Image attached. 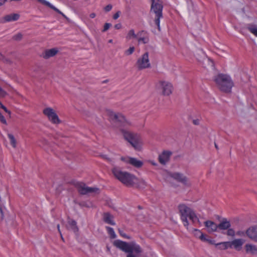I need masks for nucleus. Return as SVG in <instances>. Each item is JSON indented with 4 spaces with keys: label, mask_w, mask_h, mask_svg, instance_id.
Returning <instances> with one entry per match:
<instances>
[{
    "label": "nucleus",
    "mask_w": 257,
    "mask_h": 257,
    "mask_svg": "<svg viewBox=\"0 0 257 257\" xmlns=\"http://www.w3.org/2000/svg\"><path fill=\"white\" fill-rule=\"evenodd\" d=\"M8 136L10 140L11 145L13 148H15L17 146V141L14 136L11 134H8Z\"/></svg>",
    "instance_id": "30"
},
{
    "label": "nucleus",
    "mask_w": 257,
    "mask_h": 257,
    "mask_svg": "<svg viewBox=\"0 0 257 257\" xmlns=\"http://www.w3.org/2000/svg\"><path fill=\"white\" fill-rule=\"evenodd\" d=\"M112 172L114 177L126 186L133 187L137 183V178L135 175L126 171H123L119 168H113Z\"/></svg>",
    "instance_id": "1"
},
{
    "label": "nucleus",
    "mask_w": 257,
    "mask_h": 257,
    "mask_svg": "<svg viewBox=\"0 0 257 257\" xmlns=\"http://www.w3.org/2000/svg\"><path fill=\"white\" fill-rule=\"evenodd\" d=\"M131 157H121V160L129 164V161L127 160L128 159H131Z\"/></svg>",
    "instance_id": "46"
},
{
    "label": "nucleus",
    "mask_w": 257,
    "mask_h": 257,
    "mask_svg": "<svg viewBox=\"0 0 257 257\" xmlns=\"http://www.w3.org/2000/svg\"><path fill=\"white\" fill-rule=\"evenodd\" d=\"M57 227V228H58V230L60 234L61 237L63 239L62 235V234H61V231H60V225L58 224Z\"/></svg>",
    "instance_id": "51"
},
{
    "label": "nucleus",
    "mask_w": 257,
    "mask_h": 257,
    "mask_svg": "<svg viewBox=\"0 0 257 257\" xmlns=\"http://www.w3.org/2000/svg\"><path fill=\"white\" fill-rule=\"evenodd\" d=\"M245 240L242 238H236L230 241V248H234L237 251H240Z\"/></svg>",
    "instance_id": "15"
},
{
    "label": "nucleus",
    "mask_w": 257,
    "mask_h": 257,
    "mask_svg": "<svg viewBox=\"0 0 257 257\" xmlns=\"http://www.w3.org/2000/svg\"><path fill=\"white\" fill-rule=\"evenodd\" d=\"M171 178H172L176 181L182 183L186 187H188L191 185V182L189 180V179L182 173L179 172H169L168 173V181H169Z\"/></svg>",
    "instance_id": "6"
},
{
    "label": "nucleus",
    "mask_w": 257,
    "mask_h": 257,
    "mask_svg": "<svg viewBox=\"0 0 257 257\" xmlns=\"http://www.w3.org/2000/svg\"><path fill=\"white\" fill-rule=\"evenodd\" d=\"M123 137L135 149L140 150L143 146V141L140 135L131 132L124 129H120Z\"/></svg>",
    "instance_id": "2"
},
{
    "label": "nucleus",
    "mask_w": 257,
    "mask_h": 257,
    "mask_svg": "<svg viewBox=\"0 0 257 257\" xmlns=\"http://www.w3.org/2000/svg\"><path fill=\"white\" fill-rule=\"evenodd\" d=\"M227 232H226L227 235L234 237L235 236V235L236 234V233L233 228L229 227V229H227Z\"/></svg>",
    "instance_id": "34"
},
{
    "label": "nucleus",
    "mask_w": 257,
    "mask_h": 257,
    "mask_svg": "<svg viewBox=\"0 0 257 257\" xmlns=\"http://www.w3.org/2000/svg\"><path fill=\"white\" fill-rule=\"evenodd\" d=\"M95 16H96V15H95V13H91V14H90V17L91 18H95Z\"/></svg>",
    "instance_id": "52"
},
{
    "label": "nucleus",
    "mask_w": 257,
    "mask_h": 257,
    "mask_svg": "<svg viewBox=\"0 0 257 257\" xmlns=\"http://www.w3.org/2000/svg\"><path fill=\"white\" fill-rule=\"evenodd\" d=\"M172 155V152L169 151H163L159 156V161L162 165H165L169 161L170 156Z\"/></svg>",
    "instance_id": "17"
},
{
    "label": "nucleus",
    "mask_w": 257,
    "mask_h": 257,
    "mask_svg": "<svg viewBox=\"0 0 257 257\" xmlns=\"http://www.w3.org/2000/svg\"><path fill=\"white\" fill-rule=\"evenodd\" d=\"M108 42L109 43H112V39H110L108 41Z\"/></svg>",
    "instance_id": "55"
},
{
    "label": "nucleus",
    "mask_w": 257,
    "mask_h": 257,
    "mask_svg": "<svg viewBox=\"0 0 257 257\" xmlns=\"http://www.w3.org/2000/svg\"><path fill=\"white\" fill-rule=\"evenodd\" d=\"M0 121L2 123L7 124V122L3 115L0 112Z\"/></svg>",
    "instance_id": "40"
},
{
    "label": "nucleus",
    "mask_w": 257,
    "mask_h": 257,
    "mask_svg": "<svg viewBox=\"0 0 257 257\" xmlns=\"http://www.w3.org/2000/svg\"><path fill=\"white\" fill-rule=\"evenodd\" d=\"M58 52V50L56 48H52L46 50L43 53V57L46 59H49V58L56 55Z\"/></svg>",
    "instance_id": "20"
},
{
    "label": "nucleus",
    "mask_w": 257,
    "mask_h": 257,
    "mask_svg": "<svg viewBox=\"0 0 257 257\" xmlns=\"http://www.w3.org/2000/svg\"><path fill=\"white\" fill-rule=\"evenodd\" d=\"M150 12L155 15L154 22L160 31V19L163 18V2L162 0H150Z\"/></svg>",
    "instance_id": "3"
},
{
    "label": "nucleus",
    "mask_w": 257,
    "mask_h": 257,
    "mask_svg": "<svg viewBox=\"0 0 257 257\" xmlns=\"http://www.w3.org/2000/svg\"><path fill=\"white\" fill-rule=\"evenodd\" d=\"M193 122L194 124L198 125L199 124V121L198 119H194L193 120Z\"/></svg>",
    "instance_id": "48"
},
{
    "label": "nucleus",
    "mask_w": 257,
    "mask_h": 257,
    "mask_svg": "<svg viewBox=\"0 0 257 257\" xmlns=\"http://www.w3.org/2000/svg\"><path fill=\"white\" fill-rule=\"evenodd\" d=\"M0 60H3L4 62L10 63L11 61L8 58H6L1 53H0Z\"/></svg>",
    "instance_id": "38"
},
{
    "label": "nucleus",
    "mask_w": 257,
    "mask_h": 257,
    "mask_svg": "<svg viewBox=\"0 0 257 257\" xmlns=\"http://www.w3.org/2000/svg\"><path fill=\"white\" fill-rule=\"evenodd\" d=\"M103 221L111 225H114L115 224V222L113 220V217L110 213L108 212L104 213L103 216Z\"/></svg>",
    "instance_id": "22"
},
{
    "label": "nucleus",
    "mask_w": 257,
    "mask_h": 257,
    "mask_svg": "<svg viewBox=\"0 0 257 257\" xmlns=\"http://www.w3.org/2000/svg\"><path fill=\"white\" fill-rule=\"evenodd\" d=\"M245 251L247 253L257 255V246L251 244H246L245 245Z\"/></svg>",
    "instance_id": "23"
},
{
    "label": "nucleus",
    "mask_w": 257,
    "mask_h": 257,
    "mask_svg": "<svg viewBox=\"0 0 257 257\" xmlns=\"http://www.w3.org/2000/svg\"><path fill=\"white\" fill-rule=\"evenodd\" d=\"M43 113L48 117L49 120L53 123H59L60 120L55 111L50 107H48L43 110Z\"/></svg>",
    "instance_id": "11"
},
{
    "label": "nucleus",
    "mask_w": 257,
    "mask_h": 257,
    "mask_svg": "<svg viewBox=\"0 0 257 257\" xmlns=\"http://www.w3.org/2000/svg\"><path fill=\"white\" fill-rule=\"evenodd\" d=\"M215 245L217 246L219 249L223 250L227 249L229 248H230L231 247L230 245V241L221 242L215 244Z\"/></svg>",
    "instance_id": "28"
},
{
    "label": "nucleus",
    "mask_w": 257,
    "mask_h": 257,
    "mask_svg": "<svg viewBox=\"0 0 257 257\" xmlns=\"http://www.w3.org/2000/svg\"><path fill=\"white\" fill-rule=\"evenodd\" d=\"M152 164H153V165H156V164L155 163H152Z\"/></svg>",
    "instance_id": "56"
},
{
    "label": "nucleus",
    "mask_w": 257,
    "mask_h": 257,
    "mask_svg": "<svg viewBox=\"0 0 257 257\" xmlns=\"http://www.w3.org/2000/svg\"><path fill=\"white\" fill-rule=\"evenodd\" d=\"M111 26V25L110 23H105L104 25V28L102 30V32L106 31L107 30H108V29Z\"/></svg>",
    "instance_id": "39"
},
{
    "label": "nucleus",
    "mask_w": 257,
    "mask_h": 257,
    "mask_svg": "<svg viewBox=\"0 0 257 257\" xmlns=\"http://www.w3.org/2000/svg\"><path fill=\"white\" fill-rule=\"evenodd\" d=\"M108 115L110 121L114 123H119L120 126H125L130 124V122L126 120L124 116L121 113L109 111Z\"/></svg>",
    "instance_id": "7"
},
{
    "label": "nucleus",
    "mask_w": 257,
    "mask_h": 257,
    "mask_svg": "<svg viewBox=\"0 0 257 257\" xmlns=\"http://www.w3.org/2000/svg\"><path fill=\"white\" fill-rule=\"evenodd\" d=\"M11 1H16V2H19V1H21V0H11Z\"/></svg>",
    "instance_id": "54"
},
{
    "label": "nucleus",
    "mask_w": 257,
    "mask_h": 257,
    "mask_svg": "<svg viewBox=\"0 0 257 257\" xmlns=\"http://www.w3.org/2000/svg\"><path fill=\"white\" fill-rule=\"evenodd\" d=\"M137 185V186L139 188H144L145 187L147 184H146V182L144 180H141L140 181H138V182L137 181L136 184L135 185Z\"/></svg>",
    "instance_id": "33"
},
{
    "label": "nucleus",
    "mask_w": 257,
    "mask_h": 257,
    "mask_svg": "<svg viewBox=\"0 0 257 257\" xmlns=\"http://www.w3.org/2000/svg\"><path fill=\"white\" fill-rule=\"evenodd\" d=\"M114 28L117 30L121 29V24H117L115 25Z\"/></svg>",
    "instance_id": "47"
},
{
    "label": "nucleus",
    "mask_w": 257,
    "mask_h": 257,
    "mask_svg": "<svg viewBox=\"0 0 257 257\" xmlns=\"http://www.w3.org/2000/svg\"><path fill=\"white\" fill-rule=\"evenodd\" d=\"M113 244L125 252L128 253L129 251H131L130 250V242L127 243L120 240H116L114 241Z\"/></svg>",
    "instance_id": "13"
},
{
    "label": "nucleus",
    "mask_w": 257,
    "mask_h": 257,
    "mask_svg": "<svg viewBox=\"0 0 257 257\" xmlns=\"http://www.w3.org/2000/svg\"><path fill=\"white\" fill-rule=\"evenodd\" d=\"M106 229L108 233L110 235L111 238L114 239L116 238V234L112 227L109 226H106Z\"/></svg>",
    "instance_id": "32"
},
{
    "label": "nucleus",
    "mask_w": 257,
    "mask_h": 257,
    "mask_svg": "<svg viewBox=\"0 0 257 257\" xmlns=\"http://www.w3.org/2000/svg\"><path fill=\"white\" fill-rule=\"evenodd\" d=\"M231 226V224L226 219H223L220 223L218 225V228L220 230H227Z\"/></svg>",
    "instance_id": "24"
},
{
    "label": "nucleus",
    "mask_w": 257,
    "mask_h": 257,
    "mask_svg": "<svg viewBox=\"0 0 257 257\" xmlns=\"http://www.w3.org/2000/svg\"><path fill=\"white\" fill-rule=\"evenodd\" d=\"M6 94V92L0 87V97H4Z\"/></svg>",
    "instance_id": "45"
},
{
    "label": "nucleus",
    "mask_w": 257,
    "mask_h": 257,
    "mask_svg": "<svg viewBox=\"0 0 257 257\" xmlns=\"http://www.w3.org/2000/svg\"><path fill=\"white\" fill-rule=\"evenodd\" d=\"M0 212L1 213L2 218L3 219V217H4V213H3V208H2V207H1V206H0Z\"/></svg>",
    "instance_id": "50"
},
{
    "label": "nucleus",
    "mask_w": 257,
    "mask_h": 257,
    "mask_svg": "<svg viewBox=\"0 0 257 257\" xmlns=\"http://www.w3.org/2000/svg\"><path fill=\"white\" fill-rule=\"evenodd\" d=\"M130 250H131V251H129L127 257H136L133 254V252L138 254L142 253L143 251V249L140 245L134 241L130 242Z\"/></svg>",
    "instance_id": "12"
},
{
    "label": "nucleus",
    "mask_w": 257,
    "mask_h": 257,
    "mask_svg": "<svg viewBox=\"0 0 257 257\" xmlns=\"http://www.w3.org/2000/svg\"><path fill=\"white\" fill-rule=\"evenodd\" d=\"M127 160L129 161L130 164L132 165L136 168H140L143 165L142 161L139 160L135 158H131V159H128Z\"/></svg>",
    "instance_id": "25"
},
{
    "label": "nucleus",
    "mask_w": 257,
    "mask_h": 257,
    "mask_svg": "<svg viewBox=\"0 0 257 257\" xmlns=\"http://www.w3.org/2000/svg\"><path fill=\"white\" fill-rule=\"evenodd\" d=\"M2 109H3L5 112L8 113L9 114H11V111L9 110L3 104L0 107Z\"/></svg>",
    "instance_id": "44"
},
{
    "label": "nucleus",
    "mask_w": 257,
    "mask_h": 257,
    "mask_svg": "<svg viewBox=\"0 0 257 257\" xmlns=\"http://www.w3.org/2000/svg\"><path fill=\"white\" fill-rule=\"evenodd\" d=\"M102 158H104V159L108 160V161H110V159L107 158L106 155H103Z\"/></svg>",
    "instance_id": "53"
},
{
    "label": "nucleus",
    "mask_w": 257,
    "mask_h": 257,
    "mask_svg": "<svg viewBox=\"0 0 257 257\" xmlns=\"http://www.w3.org/2000/svg\"><path fill=\"white\" fill-rule=\"evenodd\" d=\"M247 29L251 33L257 37V27L256 26L249 25L248 26Z\"/></svg>",
    "instance_id": "31"
},
{
    "label": "nucleus",
    "mask_w": 257,
    "mask_h": 257,
    "mask_svg": "<svg viewBox=\"0 0 257 257\" xmlns=\"http://www.w3.org/2000/svg\"><path fill=\"white\" fill-rule=\"evenodd\" d=\"M20 18V15L18 14H11L5 16L2 19L0 20V23H5L12 21H17Z\"/></svg>",
    "instance_id": "18"
},
{
    "label": "nucleus",
    "mask_w": 257,
    "mask_h": 257,
    "mask_svg": "<svg viewBox=\"0 0 257 257\" xmlns=\"http://www.w3.org/2000/svg\"><path fill=\"white\" fill-rule=\"evenodd\" d=\"M118 232L120 234V235L123 238L130 239H131V237L130 236L127 235L126 234H125L122 230H120V229H118Z\"/></svg>",
    "instance_id": "36"
},
{
    "label": "nucleus",
    "mask_w": 257,
    "mask_h": 257,
    "mask_svg": "<svg viewBox=\"0 0 257 257\" xmlns=\"http://www.w3.org/2000/svg\"><path fill=\"white\" fill-rule=\"evenodd\" d=\"M215 148H216V149H217V148H217V146L216 144H215Z\"/></svg>",
    "instance_id": "57"
},
{
    "label": "nucleus",
    "mask_w": 257,
    "mask_h": 257,
    "mask_svg": "<svg viewBox=\"0 0 257 257\" xmlns=\"http://www.w3.org/2000/svg\"><path fill=\"white\" fill-rule=\"evenodd\" d=\"M7 1V0H0V6H3Z\"/></svg>",
    "instance_id": "49"
},
{
    "label": "nucleus",
    "mask_w": 257,
    "mask_h": 257,
    "mask_svg": "<svg viewBox=\"0 0 257 257\" xmlns=\"http://www.w3.org/2000/svg\"><path fill=\"white\" fill-rule=\"evenodd\" d=\"M120 12L119 11L117 12L113 16V18L114 20H116L120 16Z\"/></svg>",
    "instance_id": "43"
},
{
    "label": "nucleus",
    "mask_w": 257,
    "mask_h": 257,
    "mask_svg": "<svg viewBox=\"0 0 257 257\" xmlns=\"http://www.w3.org/2000/svg\"><path fill=\"white\" fill-rule=\"evenodd\" d=\"M204 224L205 226L207 228L209 232L216 231L218 228V225L212 221H206L204 222Z\"/></svg>",
    "instance_id": "21"
},
{
    "label": "nucleus",
    "mask_w": 257,
    "mask_h": 257,
    "mask_svg": "<svg viewBox=\"0 0 257 257\" xmlns=\"http://www.w3.org/2000/svg\"><path fill=\"white\" fill-rule=\"evenodd\" d=\"M76 187L79 193L82 195L92 193H98L99 191V189L96 187H89L81 182L77 183Z\"/></svg>",
    "instance_id": "10"
},
{
    "label": "nucleus",
    "mask_w": 257,
    "mask_h": 257,
    "mask_svg": "<svg viewBox=\"0 0 257 257\" xmlns=\"http://www.w3.org/2000/svg\"><path fill=\"white\" fill-rule=\"evenodd\" d=\"M245 232L243 231L238 230L236 232V235L239 236H243L245 235Z\"/></svg>",
    "instance_id": "41"
},
{
    "label": "nucleus",
    "mask_w": 257,
    "mask_h": 257,
    "mask_svg": "<svg viewBox=\"0 0 257 257\" xmlns=\"http://www.w3.org/2000/svg\"><path fill=\"white\" fill-rule=\"evenodd\" d=\"M135 51V47H130L128 49L126 50L124 52L125 54L126 55H130L132 54L133 53V52Z\"/></svg>",
    "instance_id": "37"
},
{
    "label": "nucleus",
    "mask_w": 257,
    "mask_h": 257,
    "mask_svg": "<svg viewBox=\"0 0 257 257\" xmlns=\"http://www.w3.org/2000/svg\"><path fill=\"white\" fill-rule=\"evenodd\" d=\"M214 81L219 89L224 92H229L233 86V83L229 76L219 74L216 76Z\"/></svg>",
    "instance_id": "5"
},
{
    "label": "nucleus",
    "mask_w": 257,
    "mask_h": 257,
    "mask_svg": "<svg viewBox=\"0 0 257 257\" xmlns=\"http://www.w3.org/2000/svg\"><path fill=\"white\" fill-rule=\"evenodd\" d=\"M179 212L181 214V218L183 222L184 225L187 227L189 225V222L187 218L192 220L193 223L196 221L199 222V220L194 211L189 207L185 204H180L178 206Z\"/></svg>",
    "instance_id": "4"
},
{
    "label": "nucleus",
    "mask_w": 257,
    "mask_h": 257,
    "mask_svg": "<svg viewBox=\"0 0 257 257\" xmlns=\"http://www.w3.org/2000/svg\"><path fill=\"white\" fill-rule=\"evenodd\" d=\"M245 234L251 240L257 242V225L249 227L246 230Z\"/></svg>",
    "instance_id": "14"
},
{
    "label": "nucleus",
    "mask_w": 257,
    "mask_h": 257,
    "mask_svg": "<svg viewBox=\"0 0 257 257\" xmlns=\"http://www.w3.org/2000/svg\"><path fill=\"white\" fill-rule=\"evenodd\" d=\"M112 6L111 5H108L104 8V10L106 12H109L112 9Z\"/></svg>",
    "instance_id": "42"
},
{
    "label": "nucleus",
    "mask_w": 257,
    "mask_h": 257,
    "mask_svg": "<svg viewBox=\"0 0 257 257\" xmlns=\"http://www.w3.org/2000/svg\"><path fill=\"white\" fill-rule=\"evenodd\" d=\"M67 227L68 229L72 230L74 232H77L78 230L76 222L74 220L69 219L68 220Z\"/></svg>",
    "instance_id": "26"
},
{
    "label": "nucleus",
    "mask_w": 257,
    "mask_h": 257,
    "mask_svg": "<svg viewBox=\"0 0 257 257\" xmlns=\"http://www.w3.org/2000/svg\"><path fill=\"white\" fill-rule=\"evenodd\" d=\"M138 34H136L134 30H130L127 34L126 39L130 40L132 39L137 38Z\"/></svg>",
    "instance_id": "29"
},
{
    "label": "nucleus",
    "mask_w": 257,
    "mask_h": 257,
    "mask_svg": "<svg viewBox=\"0 0 257 257\" xmlns=\"http://www.w3.org/2000/svg\"><path fill=\"white\" fill-rule=\"evenodd\" d=\"M193 233L195 236L199 238L203 241H207L211 244H214V241L212 240L208 239L206 238L205 235L199 229H194L193 231Z\"/></svg>",
    "instance_id": "19"
},
{
    "label": "nucleus",
    "mask_w": 257,
    "mask_h": 257,
    "mask_svg": "<svg viewBox=\"0 0 257 257\" xmlns=\"http://www.w3.org/2000/svg\"><path fill=\"white\" fill-rule=\"evenodd\" d=\"M22 38L23 35L21 33H18L13 36V39L15 41H19L22 40Z\"/></svg>",
    "instance_id": "35"
},
{
    "label": "nucleus",
    "mask_w": 257,
    "mask_h": 257,
    "mask_svg": "<svg viewBox=\"0 0 257 257\" xmlns=\"http://www.w3.org/2000/svg\"><path fill=\"white\" fill-rule=\"evenodd\" d=\"M139 70L149 68L151 67V63L149 58V53L146 52L139 58L136 63Z\"/></svg>",
    "instance_id": "9"
},
{
    "label": "nucleus",
    "mask_w": 257,
    "mask_h": 257,
    "mask_svg": "<svg viewBox=\"0 0 257 257\" xmlns=\"http://www.w3.org/2000/svg\"><path fill=\"white\" fill-rule=\"evenodd\" d=\"M137 39L139 44H147L149 42V34L146 31H140L138 33Z\"/></svg>",
    "instance_id": "16"
},
{
    "label": "nucleus",
    "mask_w": 257,
    "mask_h": 257,
    "mask_svg": "<svg viewBox=\"0 0 257 257\" xmlns=\"http://www.w3.org/2000/svg\"><path fill=\"white\" fill-rule=\"evenodd\" d=\"M37 1L39 2H40V3H41L42 4L45 5V6L49 7L50 8L53 9V10H54L55 12H56L58 14H60L64 16V14L60 10H59L57 8L55 7L54 6H53L49 2L46 1V0H37Z\"/></svg>",
    "instance_id": "27"
},
{
    "label": "nucleus",
    "mask_w": 257,
    "mask_h": 257,
    "mask_svg": "<svg viewBox=\"0 0 257 257\" xmlns=\"http://www.w3.org/2000/svg\"><path fill=\"white\" fill-rule=\"evenodd\" d=\"M157 88L163 95L168 96L172 93L173 86L171 83L166 81H160L157 84Z\"/></svg>",
    "instance_id": "8"
}]
</instances>
